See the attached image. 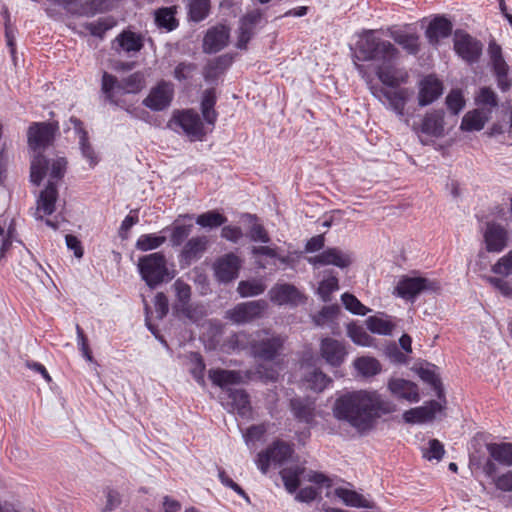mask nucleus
<instances>
[{"label":"nucleus","instance_id":"1","mask_svg":"<svg viewBox=\"0 0 512 512\" xmlns=\"http://www.w3.org/2000/svg\"><path fill=\"white\" fill-rule=\"evenodd\" d=\"M334 417L359 432L370 430L377 418L396 411V405L376 390H354L340 394L332 408Z\"/></svg>","mask_w":512,"mask_h":512},{"label":"nucleus","instance_id":"2","mask_svg":"<svg viewBox=\"0 0 512 512\" xmlns=\"http://www.w3.org/2000/svg\"><path fill=\"white\" fill-rule=\"evenodd\" d=\"M400 51L388 40L377 36L376 30H364L356 42L354 57L358 61L376 63L375 73L382 84L396 88L406 83L407 73L395 66Z\"/></svg>","mask_w":512,"mask_h":512},{"label":"nucleus","instance_id":"3","mask_svg":"<svg viewBox=\"0 0 512 512\" xmlns=\"http://www.w3.org/2000/svg\"><path fill=\"white\" fill-rule=\"evenodd\" d=\"M67 164V159L59 154L50 157L37 153L31 160L30 181L39 186L43 179L48 176V181H53L57 185L66 173Z\"/></svg>","mask_w":512,"mask_h":512},{"label":"nucleus","instance_id":"4","mask_svg":"<svg viewBox=\"0 0 512 512\" xmlns=\"http://www.w3.org/2000/svg\"><path fill=\"white\" fill-rule=\"evenodd\" d=\"M145 87V77L142 72H135L118 81L117 78L107 72L103 73L101 90L107 101L111 104L123 107L118 99L119 95L126 93L136 94Z\"/></svg>","mask_w":512,"mask_h":512},{"label":"nucleus","instance_id":"5","mask_svg":"<svg viewBox=\"0 0 512 512\" xmlns=\"http://www.w3.org/2000/svg\"><path fill=\"white\" fill-rule=\"evenodd\" d=\"M137 267L142 280L151 289L174 277L167 267V260L162 252H154L140 257Z\"/></svg>","mask_w":512,"mask_h":512},{"label":"nucleus","instance_id":"6","mask_svg":"<svg viewBox=\"0 0 512 512\" xmlns=\"http://www.w3.org/2000/svg\"><path fill=\"white\" fill-rule=\"evenodd\" d=\"M293 453V445L282 440H276L265 450L258 453L256 465L265 474L271 467L280 468L285 465L291 459Z\"/></svg>","mask_w":512,"mask_h":512},{"label":"nucleus","instance_id":"7","mask_svg":"<svg viewBox=\"0 0 512 512\" xmlns=\"http://www.w3.org/2000/svg\"><path fill=\"white\" fill-rule=\"evenodd\" d=\"M487 54L497 87L502 92L509 91L512 86V68L504 58L502 47L494 39L488 43Z\"/></svg>","mask_w":512,"mask_h":512},{"label":"nucleus","instance_id":"8","mask_svg":"<svg viewBox=\"0 0 512 512\" xmlns=\"http://www.w3.org/2000/svg\"><path fill=\"white\" fill-rule=\"evenodd\" d=\"M59 130L57 122H33L27 130L28 147L35 153L50 146Z\"/></svg>","mask_w":512,"mask_h":512},{"label":"nucleus","instance_id":"9","mask_svg":"<svg viewBox=\"0 0 512 512\" xmlns=\"http://www.w3.org/2000/svg\"><path fill=\"white\" fill-rule=\"evenodd\" d=\"M268 308L265 300L242 302L225 312V318L233 324L242 325L261 318Z\"/></svg>","mask_w":512,"mask_h":512},{"label":"nucleus","instance_id":"10","mask_svg":"<svg viewBox=\"0 0 512 512\" xmlns=\"http://www.w3.org/2000/svg\"><path fill=\"white\" fill-rule=\"evenodd\" d=\"M437 281H431L424 277L403 276L399 279L394 294L404 300L414 301L424 291H436L439 289Z\"/></svg>","mask_w":512,"mask_h":512},{"label":"nucleus","instance_id":"11","mask_svg":"<svg viewBox=\"0 0 512 512\" xmlns=\"http://www.w3.org/2000/svg\"><path fill=\"white\" fill-rule=\"evenodd\" d=\"M281 336H268V332L257 331L250 340V350L254 357L263 360H273L283 346Z\"/></svg>","mask_w":512,"mask_h":512},{"label":"nucleus","instance_id":"12","mask_svg":"<svg viewBox=\"0 0 512 512\" xmlns=\"http://www.w3.org/2000/svg\"><path fill=\"white\" fill-rule=\"evenodd\" d=\"M454 50L456 54L466 63L474 64L479 61L483 44L478 39L462 30L454 32Z\"/></svg>","mask_w":512,"mask_h":512},{"label":"nucleus","instance_id":"13","mask_svg":"<svg viewBox=\"0 0 512 512\" xmlns=\"http://www.w3.org/2000/svg\"><path fill=\"white\" fill-rule=\"evenodd\" d=\"M307 261L315 268L333 265L340 269H345L352 264L353 256L349 251L342 250L338 247H330L316 256L308 257Z\"/></svg>","mask_w":512,"mask_h":512},{"label":"nucleus","instance_id":"14","mask_svg":"<svg viewBox=\"0 0 512 512\" xmlns=\"http://www.w3.org/2000/svg\"><path fill=\"white\" fill-rule=\"evenodd\" d=\"M371 92L374 97L388 104V108L394 111L397 116L401 119H404L405 116V107L409 98V91L406 88L398 89V90H388L383 87L372 86Z\"/></svg>","mask_w":512,"mask_h":512},{"label":"nucleus","instance_id":"15","mask_svg":"<svg viewBox=\"0 0 512 512\" xmlns=\"http://www.w3.org/2000/svg\"><path fill=\"white\" fill-rule=\"evenodd\" d=\"M174 96V86L171 82L161 80L154 86L143 105L152 111H162L170 106Z\"/></svg>","mask_w":512,"mask_h":512},{"label":"nucleus","instance_id":"16","mask_svg":"<svg viewBox=\"0 0 512 512\" xmlns=\"http://www.w3.org/2000/svg\"><path fill=\"white\" fill-rule=\"evenodd\" d=\"M172 123L179 126L192 140H202L204 127L200 116L194 110H183L174 113Z\"/></svg>","mask_w":512,"mask_h":512},{"label":"nucleus","instance_id":"17","mask_svg":"<svg viewBox=\"0 0 512 512\" xmlns=\"http://www.w3.org/2000/svg\"><path fill=\"white\" fill-rule=\"evenodd\" d=\"M387 35L407 54L417 55L420 51V37L410 26L389 27Z\"/></svg>","mask_w":512,"mask_h":512},{"label":"nucleus","instance_id":"18","mask_svg":"<svg viewBox=\"0 0 512 512\" xmlns=\"http://www.w3.org/2000/svg\"><path fill=\"white\" fill-rule=\"evenodd\" d=\"M321 358L331 367H340L348 355L345 344L331 337L321 339L319 346Z\"/></svg>","mask_w":512,"mask_h":512},{"label":"nucleus","instance_id":"19","mask_svg":"<svg viewBox=\"0 0 512 512\" xmlns=\"http://www.w3.org/2000/svg\"><path fill=\"white\" fill-rule=\"evenodd\" d=\"M485 249L489 253H500L508 245V231L501 224L487 222L483 231Z\"/></svg>","mask_w":512,"mask_h":512},{"label":"nucleus","instance_id":"20","mask_svg":"<svg viewBox=\"0 0 512 512\" xmlns=\"http://www.w3.org/2000/svg\"><path fill=\"white\" fill-rule=\"evenodd\" d=\"M209 246V239L207 236L200 235L188 239L179 254V261L181 264L190 266L192 263L198 261L205 254Z\"/></svg>","mask_w":512,"mask_h":512},{"label":"nucleus","instance_id":"21","mask_svg":"<svg viewBox=\"0 0 512 512\" xmlns=\"http://www.w3.org/2000/svg\"><path fill=\"white\" fill-rule=\"evenodd\" d=\"M144 39L141 34L131 30H123L112 42V48L118 53L133 55L141 51Z\"/></svg>","mask_w":512,"mask_h":512},{"label":"nucleus","instance_id":"22","mask_svg":"<svg viewBox=\"0 0 512 512\" xmlns=\"http://www.w3.org/2000/svg\"><path fill=\"white\" fill-rule=\"evenodd\" d=\"M443 406L440 402L432 400L423 406L411 408L403 413V419L409 424H420L431 421L441 412Z\"/></svg>","mask_w":512,"mask_h":512},{"label":"nucleus","instance_id":"23","mask_svg":"<svg viewBox=\"0 0 512 512\" xmlns=\"http://www.w3.org/2000/svg\"><path fill=\"white\" fill-rule=\"evenodd\" d=\"M240 266V258L234 253H228L215 263V275L220 282L228 283L238 277Z\"/></svg>","mask_w":512,"mask_h":512},{"label":"nucleus","instance_id":"24","mask_svg":"<svg viewBox=\"0 0 512 512\" xmlns=\"http://www.w3.org/2000/svg\"><path fill=\"white\" fill-rule=\"evenodd\" d=\"M58 199V188L53 181H48L45 189L37 199V208L34 213L36 219L42 220L44 216L53 214Z\"/></svg>","mask_w":512,"mask_h":512},{"label":"nucleus","instance_id":"25","mask_svg":"<svg viewBox=\"0 0 512 512\" xmlns=\"http://www.w3.org/2000/svg\"><path fill=\"white\" fill-rule=\"evenodd\" d=\"M301 368V381L306 389L320 393L332 383V379L319 368L304 365Z\"/></svg>","mask_w":512,"mask_h":512},{"label":"nucleus","instance_id":"26","mask_svg":"<svg viewBox=\"0 0 512 512\" xmlns=\"http://www.w3.org/2000/svg\"><path fill=\"white\" fill-rule=\"evenodd\" d=\"M229 35V29L225 25L211 27L204 36L203 51L208 54L219 52L226 47Z\"/></svg>","mask_w":512,"mask_h":512},{"label":"nucleus","instance_id":"27","mask_svg":"<svg viewBox=\"0 0 512 512\" xmlns=\"http://www.w3.org/2000/svg\"><path fill=\"white\" fill-rule=\"evenodd\" d=\"M442 93V82L434 75H428L419 83L418 104L421 107L427 106L437 100Z\"/></svg>","mask_w":512,"mask_h":512},{"label":"nucleus","instance_id":"28","mask_svg":"<svg viewBox=\"0 0 512 512\" xmlns=\"http://www.w3.org/2000/svg\"><path fill=\"white\" fill-rule=\"evenodd\" d=\"M262 14L259 10L248 12L239 21L237 48L246 49L247 44L254 35L255 28L259 24Z\"/></svg>","mask_w":512,"mask_h":512},{"label":"nucleus","instance_id":"29","mask_svg":"<svg viewBox=\"0 0 512 512\" xmlns=\"http://www.w3.org/2000/svg\"><path fill=\"white\" fill-rule=\"evenodd\" d=\"M413 131L417 134L423 133L433 137H440L444 131V112L435 110L427 113L420 125L414 124Z\"/></svg>","mask_w":512,"mask_h":512},{"label":"nucleus","instance_id":"30","mask_svg":"<svg viewBox=\"0 0 512 512\" xmlns=\"http://www.w3.org/2000/svg\"><path fill=\"white\" fill-rule=\"evenodd\" d=\"M290 410L299 422L311 424L315 419V401L309 397L292 398L290 400Z\"/></svg>","mask_w":512,"mask_h":512},{"label":"nucleus","instance_id":"31","mask_svg":"<svg viewBox=\"0 0 512 512\" xmlns=\"http://www.w3.org/2000/svg\"><path fill=\"white\" fill-rule=\"evenodd\" d=\"M388 389L395 397L410 403H417L420 400L417 385L409 380L402 378L390 379Z\"/></svg>","mask_w":512,"mask_h":512},{"label":"nucleus","instance_id":"32","mask_svg":"<svg viewBox=\"0 0 512 512\" xmlns=\"http://www.w3.org/2000/svg\"><path fill=\"white\" fill-rule=\"evenodd\" d=\"M270 300L277 305H296L301 299L298 289L291 284H276L269 291Z\"/></svg>","mask_w":512,"mask_h":512},{"label":"nucleus","instance_id":"33","mask_svg":"<svg viewBox=\"0 0 512 512\" xmlns=\"http://www.w3.org/2000/svg\"><path fill=\"white\" fill-rule=\"evenodd\" d=\"M452 32V23L444 16L435 17L428 25L425 35L428 42L436 46L443 38H447Z\"/></svg>","mask_w":512,"mask_h":512},{"label":"nucleus","instance_id":"34","mask_svg":"<svg viewBox=\"0 0 512 512\" xmlns=\"http://www.w3.org/2000/svg\"><path fill=\"white\" fill-rule=\"evenodd\" d=\"M208 376L214 385L226 393H228V389H231V385L240 384L243 381L241 372L235 370L210 369Z\"/></svg>","mask_w":512,"mask_h":512},{"label":"nucleus","instance_id":"35","mask_svg":"<svg viewBox=\"0 0 512 512\" xmlns=\"http://www.w3.org/2000/svg\"><path fill=\"white\" fill-rule=\"evenodd\" d=\"M71 123L73 124L74 130L79 138V146L82 153V156L89 161V165L93 168L98 163V157L95 153L93 147L89 143L88 134L83 128V123L75 118H70Z\"/></svg>","mask_w":512,"mask_h":512},{"label":"nucleus","instance_id":"36","mask_svg":"<svg viewBox=\"0 0 512 512\" xmlns=\"http://www.w3.org/2000/svg\"><path fill=\"white\" fill-rule=\"evenodd\" d=\"M193 218L192 214H180L173 222L170 234L172 247L181 246L192 232L193 224H184L181 223V220L188 219L191 221Z\"/></svg>","mask_w":512,"mask_h":512},{"label":"nucleus","instance_id":"37","mask_svg":"<svg viewBox=\"0 0 512 512\" xmlns=\"http://www.w3.org/2000/svg\"><path fill=\"white\" fill-rule=\"evenodd\" d=\"M177 7H161L154 11V21L158 28L170 32L175 30L179 22L176 19Z\"/></svg>","mask_w":512,"mask_h":512},{"label":"nucleus","instance_id":"38","mask_svg":"<svg viewBox=\"0 0 512 512\" xmlns=\"http://www.w3.org/2000/svg\"><path fill=\"white\" fill-rule=\"evenodd\" d=\"M229 405L240 416H248L251 412L249 395L244 389H228Z\"/></svg>","mask_w":512,"mask_h":512},{"label":"nucleus","instance_id":"39","mask_svg":"<svg viewBox=\"0 0 512 512\" xmlns=\"http://www.w3.org/2000/svg\"><path fill=\"white\" fill-rule=\"evenodd\" d=\"M486 448L493 460L504 466H512V443H489Z\"/></svg>","mask_w":512,"mask_h":512},{"label":"nucleus","instance_id":"40","mask_svg":"<svg viewBox=\"0 0 512 512\" xmlns=\"http://www.w3.org/2000/svg\"><path fill=\"white\" fill-rule=\"evenodd\" d=\"M216 93L214 89H206L202 94L201 113L207 124L214 125L217 121L218 113L215 110Z\"/></svg>","mask_w":512,"mask_h":512},{"label":"nucleus","instance_id":"41","mask_svg":"<svg viewBox=\"0 0 512 512\" xmlns=\"http://www.w3.org/2000/svg\"><path fill=\"white\" fill-rule=\"evenodd\" d=\"M354 368L362 377H373L381 372L380 362L370 356L358 357L353 362Z\"/></svg>","mask_w":512,"mask_h":512},{"label":"nucleus","instance_id":"42","mask_svg":"<svg viewBox=\"0 0 512 512\" xmlns=\"http://www.w3.org/2000/svg\"><path fill=\"white\" fill-rule=\"evenodd\" d=\"M282 480H329L325 475L309 471L306 473V469L295 465L291 468H284L280 472Z\"/></svg>","mask_w":512,"mask_h":512},{"label":"nucleus","instance_id":"43","mask_svg":"<svg viewBox=\"0 0 512 512\" xmlns=\"http://www.w3.org/2000/svg\"><path fill=\"white\" fill-rule=\"evenodd\" d=\"M336 495L347 506L357 508H373V503L366 499L363 495L349 489H336Z\"/></svg>","mask_w":512,"mask_h":512},{"label":"nucleus","instance_id":"44","mask_svg":"<svg viewBox=\"0 0 512 512\" xmlns=\"http://www.w3.org/2000/svg\"><path fill=\"white\" fill-rule=\"evenodd\" d=\"M365 322L368 330L379 335H389L394 329V324L388 316L384 315L370 316Z\"/></svg>","mask_w":512,"mask_h":512},{"label":"nucleus","instance_id":"45","mask_svg":"<svg viewBox=\"0 0 512 512\" xmlns=\"http://www.w3.org/2000/svg\"><path fill=\"white\" fill-rule=\"evenodd\" d=\"M210 0H190L188 3V17L193 22L203 21L210 12Z\"/></svg>","mask_w":512,"mask_h":512},{"label":"nucleus","instance_id":"46","mask_svg":"<svg viewBox=\"0 0 512 512\" xmlns=\"http://www.w3.org/2000/svg\"><path fill=\"white\" fill-rule=\"evenodd\" d=\"M175 291L178 307L187 316H189V302L191 299V287L189 284L181 279H177L173 284Z\"/></svg>","mask_w":512,"mask_h":512},{"label":"nucleus","instance_id":"47","mask_svg":"<svg viewBox=\"0 0 512 512\" xmlns=\"http://www.w3.org/2000/svg\"><path fill=\"white\" fill-rule=\"evenodd\" d=\"M266 290V285L261 279H251L240 281L237 291L241 297H253L262 294Z\"/></svg>","mask_w":512,"mask_h":512},{"label":"nucleus","instance_id":"48","mask_svg":"<svg viewBox=\"0 0 512 512\" xmlns=\"http://www.w3.org/2000/svg\"><path fill=\"white\" fill-rule=\"evenodd\" d=\"M487 118L480 110H473L465 114L461 122V129L465 131H479L483 129Z\"/></svg>","mask_w":512,"mask_h":512},{"label":"nucleus","instance_id":"49","mask_svg":"<svg viewBox=\"0 0 512 512\" xmlns=\"http://www.w3.org/2000/svg\"><path fill=\"white\" fill-rule=\"evenodd\" d=\"M166 242V237L156 233L142 234L136 241V248L140 251H150L161 247Z\"/></svg>","mask_w":512,"mask_h":512},{"label":"nucleus","instance_id":"50","mask_svg":"<svg viewBox=\"0 0 512 512\" xmlns=\"http://www.w3.org/2000/svg\"><path fill=\"white\" fill-rule=\"evenodd\" d=\"M190 360V373L195 381L201 385L205 386V377L204 372L206 369V365L204 363L203 357L197 352H191L189 355Z\"/></svg>","mask_w":512,"mask_h":512},{"label":"nucleus","instance_id":"51","mask_svg":"<svg viewBox=\"0 0 512 512\" xmlns=\"http://www.w3.org/2000/svg\"><path fill=\"white\" fill-rule=\"evenodd\" d=\"M419 377L429 384L436 392L439 399L444 398L441 381L434 371V366L421 367L418 371Z\"/></svg>","mask_w":512,"mask_h":512},{"label":"nucleus","instance_id":"52","mask_svg":"<svg viewBox=\"0 0 512 512\" xmlns=\"http://www.w3.org/2000/svg\"><path fill=\"white\" fill-rule=\"evenodd\" d=\"M347 334L356 345L370 347L374 343V339L362 326L355 324L348 325Z\"/></svg>","mask_w":512,"mask_h":512},{"label":"nucleus","instance_id":"53","mask_svg":"<svg viewBox=\"0 0 512 512\" xmlns=\"http://www.w3.org/2000/svg\"><path fill=\"white\" fill-rule=\"evenodd\" d=\"M227 218L217 211H208L197 216L196 223L203 228H217L226 223Z\"/></svg>","mask_w":512,"mask_h":512},{"label":"nucleus","instance_id":"54","mask_svg":"<svg viewBox=\"0 0 512 512\" xmlns=\"http://www.w3.org/2000/svg\"><path fill=\"white\" fill-rule=\"evenodd\" d=\"M114 0H88L82 5L83 14L94 16L112 9Z\"/></svg>","mask_w":512,"mask_h":512},{"label":"nucleus","instance_id":"55","mask_svg":"<svg viewBox=\"0 0 512 512\" xmlns=\"http://www.w3.org/2000/svg\"><path fill=\"white\" fill-rule=\"evenodd\" d=\"M197 71V65L193 62L182 61L179 62L173 71V77L179 81H187L193 78Z\"/></svg>","mask_w":512,"mask_h":512},{"label":"nucleus","instance_id":"56","mask_svg":"<svg viewBox=\"0 0 512 512\" xmlns=\"http://www.w3.org/2000/svg\"><path fill=\"white\" fill-rule=\"evenodd\" d=\"M338 279L335 276H330L319 283L318 294L324 302L331 300V294L338 290Z\"/></svg>","mask_w":512,"mask_h":512},{"label":"nucleus","instance_id":"57","mask_svg":"<svg viewBox=\"0 0 512 512\" xmlns=\"http://www.w3.org/2000/svg\"><path fill=\"white\" fill-rule=\"evenodd\" d=\"M341 300L345 308L353 314L357 315H366L369 311L367 307H365L354 295L349 293H344L341 296Z\"/></svg>","mask_w":512,"mask_h":512},{"label":"nucleus","instance_id":"58","mask_svg":"<svg viewBox=\"0 0 512 512\" xmlns=\"http://www.w3.org/2000/svg\"><path fill=\"white\" fill-rule=\"evenodd\" d=\"M476 103L481 106L495 108L498 106V99L495 92L489 87H482L477 96Z\"/></svg>","mask_w":512,"mask_h":512},{"label":"nucleus","instance_id":"59","mask_svg":"<svg viewBox=\"0 0 512 512\" xmlns=\"http://www.w3.org/2000/svg\"><path fill=\"white\" fill-rule=\"evenodd\" d=\"M446 105L454 115H457L465 106L461 91L452 90L446 97Z\"/></svg>","mask_w":512,"mask_h":512},{"label":"nucleus","instance_id":"60","mask_svg":"<svg viewBox=\"0 0 512 512\" xmlns=\"http://www.w3.org/2000/svg\"><path fill=\"white\" fill-rule=\"evenodd\" d=\"M492 272L502 276L512 275V250L501 257L493 266Z\"/></svg>","mask_w":512,"mask_h":512},{"label":"nucleus","instance_id":"61","mask_svg":"<svg viewBox=\"0 0 512 512\" xmlns=\"http://www.w3.org/2000/svg\"><path fill=\"white\" fill-rule=\"evenodd\" d=\"M266 431L267 429L264 424L250 426L243 434L247 446L254 445L256 442L260 441Z\"/></svg>","mask_w":512,"mask_h":512},{"label":"nucleus","instance_id":"62","mask_svg":"<svg viewBox=\"0 0 512 512\" xmlns=\"http://www.w3.org/2000/svg\"><path fill=\"white\" fill-rule=\"evenodd\" d=\"M337 306H325L319 311L318 314L313 316V321L316 326H324L328 321L335 318L338 313Z\"/></svg>","mask_w":512,"mask_h":512},{"label":"nucleus","instance_id":"63","mask_svg":"<svg viewBox=\"0 0 512 512\" xmlns=\"http://www.w3.org/2000/svg\"><path fill=\"white\" fill-rule=\"evenodd\" d=\"M444 455V447L437 439H432L428 443V448L423 451V457L428 460H440Z\"/></svg>","mask_w":512,"mask_h":512},{"label":"nucleus","instance_id":"64","mask_svg":"<svg viewBox=\"0 0 512 512\" xmlns=\"http://www.w3.org/2000/svg\"><path fill=\"white\" fill-rule=\"evenodd\" d=\"M114 23L110 19H99L86 25V29L93 36L101 37L105 32L113 27Z\"/></svg>","mask_w":512,"mask_h":512}]
</instances>
